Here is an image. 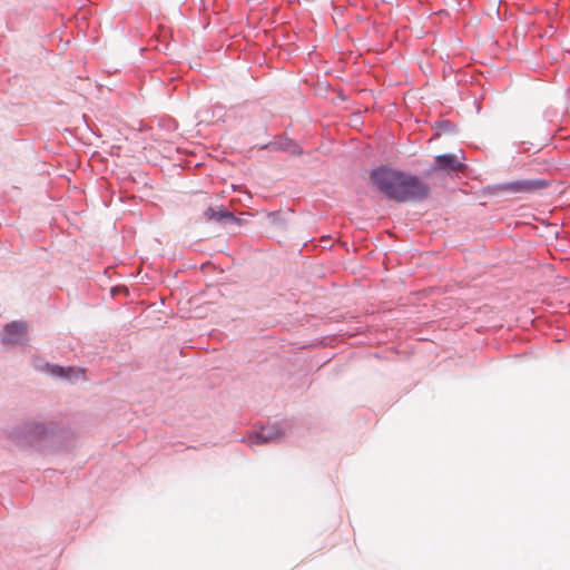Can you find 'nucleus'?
<instances>
[{"mask_svg":"<svg viewBox=\"0 0 570 570\" xmlns=\"http://www.w3.org/2000/svg\"><path fill=\"white\" fill-rule=\"evenodd\" d=\"M267 218L273 225H275L277 227L285 228V226H286V220L281 210L269 212L267 214Z\"/></svg>","mask_w":570,"mask_h":570,"instance_id":"13","label":"nucleus"},{"mask_svg":"<svg viewBox=\"0 0 570 570\" xmlns=\"http://www.w3.org/2000/svg\"><path fill=\"white\" fill-rule=\"evenodd\" d=\"M434 174H439L438 169H433V163L423 171V177L428 178Z\"/></svg>","mask_w":570,"mask_h":570,"instance_id":"15","label":"nucleus"},{"mask_svg":"<svg viewBox=\"0 0 570 570\" xmlns=\"http://www.w3.org/2000/svg\"><path fill=\"white\" fill-rule=\"evenodd\" d=\"M27 323L23 321H12L7 323L1 332V343L3 345H20L24 342L27 335Z\"/></svg>","mask_w":570,"mask_h":570,"instance_id":"7","label":"nucleus"},{"mask_svg":"<svg viewBox=\"0 0 570 570\" xmlns=\"http://www.w3.org/2000/svg\"><path fill=\"white\" fill-rule=\"evenodd\" d=\"M159 127L163 130H166L168 132H173V131L178 129V122H177L176 119H174L171 117H166V118H161L159 120Z\"/></svg>","mask_w":570,"mask_h":570,"instance_id":"14","label":"nucleus"},{"mask_svg":"<svg viewBox=\"0 0 570 570\" xmlns=\"http://www.w3.org/2000/svg\"><path fill=\"white\" fill-rule=\"evenodd\" d=\"M549 185V180L543 178L517 179L484 186L482 188V194L484 196L495 197L507 195H528L546 189Z\"/></svg>","mask_w":570,"mask_h":570,"instance_id":"3","label":"nucleus"},{"mask_svg":"<svg viewBox=\"0 0 570 570\" xmlns=\"http://www.w3.org/2000/svg\"><path fill=\"white\" fill-rule=\"evenodd\" d=\"M70 371L66 372V375L62 376V380H66L67 382L73 384L76 383L81 376H85V370L76 366H67Z\"/></svg>","mask_w":570,"mask_h":570,"instance_id":"12","label":"nucleus"},{"mask_svg":"<svg viewBox=\"0 0 570 570\" xmlns=\"http://www.w3.org/2000/svg\"><path fill=\"white\" fill-rule=\"evenodd\" d=\"M261 149L269 151H287L293 156H301L303 154V148L297 144V141L285 136L276 137L273 141L261 146Z\"/></svg>","mask_w":570,"mask_h":570,"instance_id":"8","label":"nucleus"},{"mask_svg":"<svg viewBox=\"0 0 570 570\" xmlns=\"http://www.w3.org/2000/svg\"><path fill=\"white\" fill-rule=\"evenodd\" d=\"M370 184L385 199L396 204L425 202L431 195V186L422 176L382 164L368 171Z\"/></svg>","mask_w":570,"mask_h":570,"instance_id":"1","label":"nucleus"},{"mask_svg":"<svg viewBox=\"0 0 570 570\" xmlns=\"http://www.w3.org/2000/svg\"><path fill=\"white\" fill-rule=\"evenodd\" d=\"M41 371L46 372L48 375L55 379H61L66 375V372L70 371L67 366L60 364H53L49 362H45L41 366Z\"/></svg>","mask_w":570,"mask_h":570,"instance_id":"11","label":"nucleus"},{"mask_svg":"<svg viewBox=\"0 0 570 570\" xmlns=\"http://www.w3.org/2000/svg\"><path fill=\"white\" fill-rule=\"evenodd\" d=\"M203 217L206 222H213L219 226L229 228L232 232H236V228H240L248 223L247 219L236 216L224 205L208 206Z\"/></svg>","mask_w":570,"mask_h":570,"instance_id":"4","label":"nucleus"},{"mask_svg":"<svg viewBox=\"0 0 570 570\" xmlns=\"http://www.w3.org/2000/svg\"><path fill=\"white\" fill-rule=\"evenodd\" d=\"M61 438V429L56 422L27 421L10 432V440L19 448H51Z\"/></svg>","mask_w":570,"mask_h":570,"instance_id":"2","label":"nucleus"},{"mask_svg":"<svg viewBox=\"0 0 570 570\" xmlns=\"http://www.w3.org/2000/svg\"><path fill=\"white\" fill-rule=\"evenodd\" d=\"M148 47L158 52L167 53L170 47V41L166 31H160L157 36L153 37Z\"/></svg>","mask_w":570,"mask_h":570,"instance_id":"9","label":"nucleus"},{"mask_svg":"<svg viewBox=\"0 0 570 570\" xmlns=\"http://www.w3.org/2000/svg\"><path fill=\"white\" fill-rule=\"evenodd\" d=\"M460 153L462 154L461 159L458 157L456 154L453 153H445L434 156L433 169H438L439 174L450 176L453 173H456L458 170H461L462 168L466 167V164L464 163V151L461 149Z\"/></svg>","mask_w":570,"mask_h":570,"instance_id":"5","label":"nucleus"},{"mask_svg":"<svg viewBox=\"0 0 570 570\" xmlns=\"http://www.w3.org/2000/svg\"><path fill=\"white\" fill-rule=\"evenodd\" d=\"M284 438V431L276 425H261L248 435L250 444L277 443Z\"/></svg>","mask_w":570,"mask_h":570,"instance_id":"6","label":"nucleus"},{"mask_svg":"<svg viewBox=\"0 0 570 570\" xmlns=\"http://www.w3.org/2000/svg\"><path fill=\"white\" fill-rule=\"evenodd\" d=\"M434 136L439 137L442 134H456L458 127L455 124L446 119H439L433 124Z\"/></svg>","mask_w":570,"mask_h":570,"instance_id":"10","label":"nucleus"}]
</instances>
